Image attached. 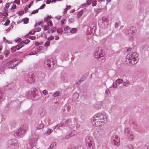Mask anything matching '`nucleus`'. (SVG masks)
<instances>
[{
    "label": "nucleus",
    "mask_w": 149,
    "mask_h": 149,
    "mask_svg": "<svg viewBox=\"0 0 149 149\" xmlns=\"http://www.w3.org/2000/svg\"><path fill=\"white\" fill-rule=\"evenodd\" d=\"M41 29V28L40 27H38L36 28L35 29L34 31L36 32H39L40 31Z\"/></svg>",
    "instance_id": "nucleus-40"
},
{
    "label": "nucleus",
    "mask_w": 149,
    "mask_h": 149,
    "mask_svg": "<svg viewBox=\"0 0 149 149\" xmlns=\"http://www.w3.org/2000/svg\"><path fill=\"white\" fill-rule=\"evenodd\" d=\"M94 57L99 60H103L105 58L104 54L102 50L99 49H96L94 52Z\"/></svg>",
    "instance_id": "nucleus-5"
},
{
    "label": "nucleus",
    "mask_w": 149,
    "mask_h": 149,
    "mask_svg": "<svg viewBox=\"0 0 149 149\" xmlns=\"http://www.w3.org/2000/svg\"><path fill=\"white\" fill-rule=\"evenodd\" d=\"M51 17V16H49L48 15L47 17H45V18H47L48 20L49 19H50Z\"/></svg>",
    "instance_id": "nucleus-62"
},
{
    "label": "nucleus",
    "mask_w": 149,
    "mask_h": 149,
    "mask_svg": "<svg viewBox=\"0 0 149 149\" xmlns=\"http://www.w3.org/2000/svg\"><path fill=\"white\" fill-rule=\"evenodd\" d=\"M66 126H67V125H65V122L63 123L60 125H56L55 127V128L57 127V128H58L59 129H61L60 127H65Z\"/></svg>",
    "instance_id": "nucleus-18"
},
{
    "label": "nucleus",
    "mask_w": 149,
    "mask_h": 149,
    "mask_svg": "<svg viewBox=\"0 0 149 149\" xmlns=\"http://www.w3.org/2000/svg\"><path fill=\"white\" fill-rule=\"evenodd\" d=\"M112 87L114 88H117L118 86L116 84H113L112 86Z\"/></svg>",
    "instance_id": "nucleus-55"
},
{
    "label": "nucleus",
    "mask_w": 149,
    "mask_h": 149,
    "mask_svg": "<svg viewBox=\"0 0 149 149\" xmlns=\"http://www.w3.org/2000/svg\"><path fill=\"white\" fill-rule=\"evenodd\" d=\"M136 31V28L134 27H131L127 29L124 30L123 32L127 35H129L131 37L132 36V34L134 33Z\"/></svg>",
    "instance_id": "nucleus-7"
},
{
    "label": "nucleus",
    "mask_w": 149,
    "mask_h": 149,
    "mask_svg": "<svg viewBox=\"0 0 149 149\" xmlns=\"http://www.w3.org/2000/svg\"><path fill=\"white\" fill-rule=\"evenodd\" d=\"M43 23H43V22L41 21L38 23V25H41L42 26H43L42 25L43 24Z\"/></svg>",
    "instance_id": "nucleus-58"
},
{
    "label": "nucleus",
    "mask_w": 149,
    "mask_h": 149,
    "mask_svg": "<svg viewBox=\"0 0 149 149\" xmlns=\"http://www.w3.org/2000/svg\"><path fill=\"white\" fill-rule=\"evenodd\" d=\"M92 3V5L93 6H94L96 5L97 4V1L96 0H93L91 2Z\"/></svg>",
    "instance_id": "nucleus-31"
},
{
    "label": "nucleus",
    "mask_w": 149,
    "mask_h": 149,
    "mask_svg": "<svg viewBox=\"0 0 149 149\" xmlns=\"http://www.w3.org/2000/svg\"><path fill=\"white\" fill-rule=\"evenodd\" d=\"M115 82L118 84H120L123 82V80L122 79H118L116 80Z\"/></svg>",
    "instance_id": "nucleus-21"
},
{
    "label": "nucleus",
    "mask_w": 149,
    "mask_h": 149,
    "mask_svg": "<svg viewBox=\"0 0 149 149\" xmlns=\"http://www.w3.org/2000/svg\"><path fill=\"white\" fill-rule=\"evenodd\" d=\"M13 3H15L18 5H19L20 4V0H15Z\"/></svg>",
    "instance_id": "nucleus-36"
},
{
    "label": "nucleus",
    "mask_w": 149,
    "mask_h": 149,
    "mask_svg": "<svg viewBox=\"0 0 149 149\" xmlns=\"http://www.w3.org/2000/svg\"><path fill=\"white\" fill-rule=\"evenodd\" d=\"M38 125L35 127L36 130L42 129L44 127V124L41 120H39L38 122Z\"/></svg>",
    "instance_id": "nucleus-11"
},
{
    "label": "nucleus",
    "mask_w": 149,
    "mask_h": 149,
    "mask_svg": "<svg viewBox=\"0 0 149 149\" xmlns=\"http://www.w3.org/2000/svg\"><path fill=\"white\" fill-rule=\"evenodd\" d=\"M126 137L127 139L130 141H133L134 138V135L132 132H130V134L126 136Z\"/></svg>",
    "instance_id": "nucleus-13"
},
{
    "label": "nucleus",
    "mask_w": 149,
    "mask_h": 149,
    "mask_svg": "<svg viewBox=\"0 0 149 149\" xmlns=\"http://www.w3.org/2000/svg\"><path fill=\"white\" fill-rule=\"evenodd\" d=\"M49 29V26L48 25L47 26L45 25L44 26L43 29L44 31H46Z\"/></svg>",
    "instance_id": "nucleus-44"
},
{
    "label": "nucleus",
    "mask_w": 149,
    "mask_h": 149,
    "mask_svg": "<svg viewBox=\"0 0 149 149\" xmlns=\"http://www.w3.org/2000/svg\"><path fill=\"white\" fill-rule=\"evenodd\" d=\"M74 123H77V119L76 118H74Z\"/></svg>",
    "instance_id": "nucleus-59"
},
{
    "label": "nucleus",
    "mask_w": 149,
    "mask_h": 149,
    "mask_svg": "<svg viewBox=\"0 0 149 149\" xmlns=\"http://www.w3.org/2000/svg\"><path fill=\"white\" fill-rule=\"evenodd\" d=\"M53 130L51 129H49L48 131L45 133V134L46 135H48L50 134L52 132Z\"/></svg>",
    "instance_id": "nucleus-26"
},
{
    "label": "nucleus",
    "mask_w": 149,
    "mask_h": 149,
    "mask_svg": "<svg viewBox=\"0 0 149 149\" xmlns=\"http://www.w3.org/2000/svg\"><path fill=\"white\" fill-rule=\"evenodd\" d=\"M66 8H65L66 10H68L70 9L71 8L70 6H66Z\"/></svg>",
    "instance_id": "nucleus-57"
},
{
    "label": "nucleus",
    "mask_w": 149,
    "mask_h": 149,
    "mask_svg": "<svg viewBox=\"0 0 149 149\" xmlns=\"http://www.w3.org/2000/svg\"><path fill=\"white\" fill-rule=\"evenodd\" d=\"M52 62L48 59H45L44 62V66L47 69H50L52 66Z\"/></svg>",
    "instance_id": "nucleus-9"
},
{
    "label": "nucleus",
    "mask_w": 149,
    "mask_h": 149,
    "mask_svg": "<svg viewBox=\"0 0 149 149\" xmlns=\"http://www.w3.org/2000/svg\"><path fill=\"white\" fill-rule=\"evenodd\" d=\"M10 52L8 50H6L4 52V55L6 57L8 56Z\"/></svg>",
    "instance_id": "nucleus-29"
},
{
    "label": "nucleus",
    "mask_w": 149,
    "mask_h": 149,
    "mask_svg": "<svg viewBox=\"0 0 149 149\" xmlns=\"http://www.w3.org/2000/svg\"><path fill=\"white\" fill-rule=\"evenodd\" d=\"M8 141H12L11 144L14 147V148H17L18 147V145L17 143V141L16 139H13Z\"/></svg>",
    "instance_id": "nucleus-12"
},
{
    "label": "nucleus",
    "mask_w": 149,
    "mask_h": 149,
    "mask_svg": "<svg viewBox=\"0 0 149 149\" xmlns=\"http://www.w3.org/2000/svg\"><path fill=\"white\" fill-rule=\"evenodd\" d=\"M74 149H84V148L82 146L79 145L74 148Z\"/></svg>",
    "instance_id": "nucleus-27"
},
{
    "label": "nucleus",
    "mask_w": 149,
    "mask_h": 149,
    "mask_svg": "<svg viewBox=\"0 0 149 149\" xmlns=\"http://www.w3.org/2000/svg\"><path fill=\"white\" fill-rule=\"evenodd\" d=\"M60 92L58 91L55 92L53 95V96L54 97H56L59 95Z\"/></svg>",
    "instance_id": "nucleus-28"
},
{
    "label": "nucleus",
    "mask_w": 149,
    "mask_h": 149,
    "mask_svg": "<svg viewBox=\"0 0 149 149\" xmlns=\"http://www.w3.org/2000/svg\"><path fill=\"white\" fill-rule=\"evenodd\" d=\"M79 96V94L77 93H74L72 97V100L73 101H75L78 98Z\"/></svg>",
    "instance_id": "nucleus-14"
},
{
    "label": "nucleus",
    "mask_w": 149,
    "mask_h": 149,
    "mask_svg": "<svg viewBox=\"0 0 149 149\" xmlns=\"http://www.w3.org/2000/svg\"><path fill=\"white\" fill-rule=\"evenodd\" d=\"M12 141H8L7 143V146L8 148L9 149H13L14 148L13 146L12 145L11 143Z\"/></svg>",
    "instance_id": "nucleus-17"
},
{
    "label": "nucleus",
    "mask_w": 149,
    "mask_h": 149,
    "mask_svg": "<svg viewBox=\"0 0 149 149\" xmlns=\"http://www.w3.org/2000/svg\"><path fill=\"white\" fill-rule=\"evenodd\" d=\"M102 10V9L101 8H100V9L97 8L96 9H95V10L96 13H98L101 12Z\"/></svg>",
    "instance_id": "nucleus-33"
},
{
    "label": "nucleus",
    "mask_w": 149,
    "mask_h": 149,
    "mask_svg": "<svg viewBox=\"0 0 149 149\" xmlns=\"http://www.w3.org/2000/svg\"><path fill=\"white\" fill-rule=\"evenodd\" d=\"M98 22L99 25H100L102 28L107 29L110 26L108 19L105 17H102L101 19H100Z\"/></svg>",
    "instance_id": "nucleus-4"
},
{
    "label": "nucleus",
    "mask_w": 149,
    "mask_h": 149,
    "mask_svg": "<svg viewBox=\"0 0 149 149\" xmlns=\"http://www.w3.org/2000/svg\"><path fill=\"white\" fill-rule=\"evenodd\" d=\"M16 8V5L15 4H13L12 7L11 8V10H14Z\"/></svg>",
    "instance_id": "nucleus-52"
},
{
    "label": "nucleus",
    "mask_w": 149,
    "mask_h": 149,
    "mask_svg": "<svg viewBox=\"0 0 149 149\" xmlns=\"http://www.w3.org/2000/svg\"><path fill=\"white\" fill-rule=\"evenodd\" d=\"M92 0H88L87 1V3H84L82 5V7L83 8L87 5H90L91 3V1Z\"/></svg>",
    "instance_id": "nucleus-19"
},
{
    "label": "nucleus",
    "mask_w": 149,
    "mask_h": 149,
    "mask_svg": "<svg viewBox=\"0 0 149 149\" xmlns=\"http://www.w3.org/2000/svg\"><path fill=\"white\" fill-rule=\"evenodd\" d=\"M50 42L49 41L46 42L44 44V45L46 47H47L50 45Z\"/></svg>",
    "instance_id": "nucleus-39"
},
{
    "label": "nucleus",
    "mask_w": 149,
    "mask_h": 149,
    "mask_svg": "<svg viewBox=\"0 0 149 149\" xmlns=\"http://www.w3.org/2000/svg\"><path fill=\"white\" fill-rule=\"evenodd\" d=\"M74 21V19L72 18H70L69 19V22L70 23Z\"/></svg>",
    "instance_id": "nucleus-54"
},
{
    "label": "nucleus",
    "mask_w": 149,
    "mask_h": 149,
    "mask_svg": "<svg viewBox=\"0 0 149 149\" xmlns=\"http://www.w3.org/2000/svg\"><path fill=\"white\" fill-rule=\"evenodd\" d=\"M86 144L88 149H93L94 143L93 139L91 136H87L85 139Z\"/></svg>",
    "instance_id": "nucleus-6"
},
{
    "label": "nucleus",
    "mask_w": 149,
    "mask_h": 149,
    "mask_svg": "<svg viewBox=\"0 0 149 149\" xmlns=\"http://www.w3.org/2000/svg\"><path fill=\"white\" fill-rule=\"evenodd\" d=\"M72 118H69L67 119L65 122V125L67 126L71 125L72 124Z\"/></svg>",
    "instance_id": "nucleus-15"
},
{
    "label": "nucleus",
    "mask_w": 149,
    "mask_h": 149,
    "mask_svg": "<svg viewBox=\"0 0 149 149\" xmlns=\"http://www.w3.org/2000/svg\"><path fill=\"white\" fill-rule=\"evenodd\" d=\"M67 130H68V131L66 132V134L64 138V139H68L70 137L73 136L75 134L73 133V132H75V131H72L70 128H68Z\"/></svg>",
    "instance_id": "nucleus-10"
},
{
    "label": "nucleus",
    "mask_w": 149,
    "mask_h": 149,
    "mask_svg": "<svg viewBox=\"0 0 149 149\" xmlns=\"http://www.w3.org/2000/svg\"><path fill=\"white\" fill-rule=\"evenodd\" d=\"M10 3H7L5 5V7L4 8V10L6 11H7L8 10V9L9 7Z\"/></svg>",
    "instance_id": "nucleus-25"
},
{
    "label": "nucleus",
    "mask_w": 149,
    "mask_h": 149,
    "mask_svg": "<svg viewBox=\"0 0 149 149\" xmlns=\"http://www.w3.org/2000/svg\"><path fill=\"white\" fill-rule=\"evenodd\" d=\"M128 56L127 59L130 60L129 62H131L133 65L136 64L138 62V54L136 53L132 52L130 54H129Z\"/></svg>",
    "instance_id": "nucleus-3"
},
{
    "label": "nucleus",
    "mask_w": 149,
    "mask_h": 149,
    "mask_svg": "<svg viewBox=\"0 0 149 149\" xmlns=\"http://www.w3.org/2000/svg\"><path fill=\"white\" fill-rule=\"evenodd\" d=\"M29 18H23L22 19V21L24 22V23L25 24H27L28 23L29 21Z\"/></svg>",
    "instance_id": "nucleus-24"
},
{
    "label": "nucleus",
    "mask_w": 149,
    "mask_h": 149,
    "mask_svg": "<svg viewBox=\"0 0 149 149\" xmlns=\"http://www.w3.org/2000/svg\"><path fill=\"white\" fill-rule=\"evenodd\" d=\"M75 11V10L74 9H73V10H70V13H74V12Z\"/></svg>",
    "instance_id": "nucleus-63"
},
{
    "label": "nucleus",
    "mask_w": 149,
    "mask_h": 149,
    "mask_svg": "<svg viewBox=\"0 0 149 149\" xmlns=\"http://www.w3.org/2000/svg\"><path fill=\"white\" fill-rule=\"evenodd\" d=\"M83 11L82 10H81L79 11L77 14V17L78 18L80 17L83 14Z\"/></svg>",
    "instance_id": "nucleus-20"
},
{
    "label": "nucleus",
    "mask_w": 149,
    "mask_h": 149,
    "mask_svg": "<svg viewBox=\"0 0 149 149\" xmlns=\"http://www.w3.org/2000/svg\"><path fill=\"white\" fill-rule=\"evenodd\" d=\"M10 22V20L8 19H7L6 21L5 22V24H4V25L6 26H7L9 24Z\"/></svg>",
    "instance_id": "nucleus-43"
},
{
    "label": "nucleus",
    "mask_w": 149,
    "mask_h": 149,
    "mask_svg": "<svg viewBox=\"0 0 149 149\" xmlns=\"http://www.w3.org/2000/svg\"><path fill=\"white\" fill-rule=\"evenodd\" d=\"M56 145V143L55 142H53L52 143L50 146L51 148H53L54 146H55Z\"/></svg>",
    "instance_id": "nucleus-34"
},
{
    "label": "nucleus",
    "mask_w": 149,
    "mask_h": 149,
    "mask_svg": "<svg viewBox=\"0 0 149 149\" xmlns=\"http://www.w3.org/2000/svg\"><path fill=\"white\" fill-rule=\"evenodd\" d=\"M51 17V16H49L48 15L47 17H45V18H47L48 20L49 19H50Z\"/></svg>",
    "instance_id": "nucleus-61"
},
{
    "label": "nucleus",
    "mask_w": 149,
    "mask_h": 149,
    "mask_svg": "<svg viewBox=\"0 0 149 149\" xmlns=\"http://www.w3.org/2000/svg\"><path fill=\"white\" fill-rule=\"evenodd\" d=\"M30 42V40L29 39H26V40H25L24 41H23L22 42L23 43H24L25 44H27Z\"/></svg>",
    "instance_id": "nucleus-42"
},
{
    "label": "nucleus",
    "mask_w": 149,
    "mask_h": 149,
    "mask_svg": "<svg viewBox=\"0 0 149 149\" xmlns=\"http://www.w3.org/2000/svg\"><path fill=\"white\" fill-rule=\"evenodd\" d=\"M45 6V3L43 4L38 8V9H43Z\"/></svg>",
    "instance_id": "nucleus-49"
},
{
    "label": "nucleus",
    "mask_w": 149,
    "mask_h": 149,
    "mask_svg": "<svg viewBox=\"0 0 149 149\" xmlns=\"http://www.w3.org/2000/svg\"><path fill=\"white\" fill-rule=\"evenodd\" d=\"M35 31L34 30L32 31V30L31 31H30L29 32V33L28 34L26 35L25 36L26 37H28L29 34L34 35L35 34Z\"/></svg>",
    "instance_id": "nucleus-23"
},
{
    "label": "nucleus",
    "mask_w": 149,
    "mask_h": 149,
    "mask_svg": "<svg viewBox=\"0 0 149 149\" xmlns=\"http://www.w3.org/2000/svg\"><path fill=\"white\" fill-rule=\"evenodd\" d=\"M31 139H32V138H31ZM32 139H32V140H33L34 142L36 141H37V139H38L37 136L36 135L34 136V137H33L32 138Z\"/></svg>",
    "instance_id": "nucleus-41"
},
{
    "label": "nucleus",
    "mask_w": 149,
    "mask_h": 149,
    "mask_svg": "<svg viewBox=\"0 0 149 149\" xmlns=\"http://www.w3.org/2000/svg\"><path fill=\"white\" fill-rule=\"evenodd\" d=\"M47 25L50 27L52 26H53V24L52 21L49 20L47 23Z\"/></svg>",
    "instance_id": "nucleus-38"
},
{
    "label": "nucleus",
    "mask_w": 149,
    "mask_h": 149,
    "mask_svg": "<svg viewBox=\"0 0 149 149\" xmlns=\"http://www.w3.org/2000/svg\"><path fill=\"white\" fill-rule=\"evenodd\" d=\"M35 45L36 46H38L39 45V43L38 42H36L35 43Z\"/></svg>",
    "instance_id": "nucleus-64"
},
{
    "label": "nucleus",
    "mask_w": 149,
    "mask_h": 149,
    "mask_svg": "<svg viewBox=\"0 0 149 149\" xmlns=\"http://www.w3.org/2000/svg\"><path fill=\"white\" fill-rule=\"evenodd\" d=\"M17 46H15L12 47L11 49V52L13 53L15 52L17 50Z\"/></svg>",
    "instance_id": "nucleus-22"
},
{
    "label": "nucleus",
    "mask_w": 149,
    "mask_h": 149,
    "mask_svg": "<svg viewBox=\"0 0 149 149\" xmlns=\"http://www.w3.org/2000/svg\"><path fill=\"white\" fill-rule=\"evenodd\" d=\"M42 49V46H40V47H38L37 48V49L39 50H40Z\"/></svg>",
    "instance_id": "nucleus-60"
},
{
    "label": "nucleus",
    "mask_w": 149,
    "mask_h": 149,
    "mask_svg": "<svg viewBox=\"0 0 149 149\" xmlns=\"http://www.w3.org/2000/svg\"><path fill=\"white\" fill-rule=\"evenodd\" d=\"M132 132L130 130V128L128 127L126 128L124 130V134L126 136L130 134V132Z\"/></svg>",
    "instance_id": "nucleus-16"
},
{
    "label": "nucleus",
    "mask_w": 149,
    "mask_h": 149,
    "mask_svg": "<svg viewBox=\"0 0 149 149\" xmlns=\"http://www.w3.org/2000/svg\"><path fill=\"white\" fill-rule=\"evenodd\" d=\"M120 139L118 136L116 135H114L112 138V143L114 145L118 146L120 145Z\"/></svg>",
    "instance_id": "nucleus-8"
},
{
    "label": "nucleus",
    "mask_w": 149,
    "mask_h": 149,
    "mask_svg": "<svg viewBox=\"0 0 149 149\" xmlns=\"http://www.w3.org/2000/svg\"><path fill=\"white\" fill-rule=\"evenodd\" d=\"M54 37L52 36H50L48 38V40H53L54 39Z\"/></svg>",
    "instance_id": "nucleus-53"
},
{
    "label": "nucleus",
    "mask_w": 149,
    "mask_h": 149,
    "mask_svg": "<svg viewBox=\"0 0 149 149\" xmlns=\"http://www.w3.org/2000/svg\"><path fill=\"white\" fill-rule=\"evenodd\" d=\"M38 9L33 11L31 13L32 14H34L38 13Z\"/></svg>",
    "instance_id": "nucleus-48"
},
{
    "label": "nucleus",
    "mask_w": 149,
    "mask_h": 149,
    "mask_svg": "<svg viewBox=\"0 0 149 149\" xmlns=\"http://www.w3.org/2000/svg\"><path fill=\"white\" fill-rule=\"evenodd\" d=\"M37 53L36 52V51H32L30 53L29 55H37Z\"/></svg>",
    "instance_id": "nucleus-30"
},
{
    "label": "nucleus",
    "mask_w": 149,
    "mask_h": 149,
    "mask_svg": "<svg viewBox=\"0 0 149 149\" xmlns=\"http://www.w3.org/2000/svg\"><path fill=\"white\" fill-rule=\"evenodd\" d=\"M123 84V86H128V84L129 83V82H128L127 83L126 82H123L122 83Z\"/></svg>",
    "instance_id": "nucleus-46"
},
{
    "label": "nucleus",
    "mask_w": 149,
    "mask_h": 149,
    "mask_svg": "<svg viewBox=\"0 0 149 149\" xmlns=\"http://www.w3.org/2000/svg\"><path fill=\"white\" fill-rule=\"evenodd\" d=\"M70 28L68 26H67L64 28V30L65 31H68L70 30Z\"/></svg>",
    "instance_id": "nucleus-51"
},
{
    "label": "nucleus",
    "mask_w": 149,
    "mask_h": 149,
    "mask_svg": "<svg viewBox=\"0 0 149 149\" xmlns=\"http://www.w3.org/2000/svg\"><path fill=\"white\" fill-rule=\"evenodd\" d=\"M57 33H60L63 32V30H62V29L61 28H58L57 30Z\"/></svg>",
    "instance_id": "nucleus-35"
},
{
    "label": "nucleus",
    "mask_w": 149,
    "mask_h": 149,
    "mask_svg": "<svg viewBox=\"0 0 149 149\" xmlns=\"http://www.w3.org/2000/svg\"><path fill=\"white\" fill-rule=\"evenodd\" d=\"M133 148L132 146L130 145L127 146L125 148V149H132Z\"/></svg>",
    "instance_id": "nucleus-37"
},
{
    "label": "nucleus",
    "mask_w": 149,
    "mask_h": 149,
    "mask_svg": "<svg viewBox=\"0 0 149 149\" xmlns=\"http://www.w3.org/2000/svg\"><path fill=\"white\" fill-rule=\"evenodd\" d=\"M27 38H29V39L32 40H34L36 38V37L35 36H28Z\"/></svg>",
    "instance_id": "nucleus-47"
},
{
    "label": "nucleus",
    "mask_w": 149,
    "mask_h": 149,
    "mask_svg": "<svg viewBox=\"0 0 149 149\" xmlns=\"http://www.w3.org/2000/svg\"><path fill=\"white\" fill-rule=\"evenodd\" d=\"M56 28L55 27H53L51 28V31L52 33L56 31Z\"/></svg>",
    "instance_id": "nucleus-45"
},
{
    "label": "nucleus",
    "mask_w": 149,
    "mask_h": 149,
    "mask_svg": "<svg viewBox=\"0 0 149 149\" xmlns=\"http://www.w3.org/2000/svg\"><path fill=\"white\" fill-rule=\"evenodd\" d=\"M77 30V29L75 28H73L70 31V32L71 33H74L76 32Z\"/></svg>",
    "instance_id": "nucleus-32"
},
{
    "label": "nucleus",
    "mask_w": 149,
    "mask_h": 149,
    "mask_svg": "<svg viewBox=\"0 0 149 149\" xmlns=\"http://www.w3.org/2000/svg\"><path fill=\"white\" fill-rule=\"evenodd\" d=\"M43 93L45 95H46L47 94V91L46 90H44L43 91H42Z\"/></svg>",
    "instance_id": "nucleus-50"
},
{
    "label": "nucleus",
    "mask_w": 149,
    "mask_h": 149,
    "mask_svg": "<svg viewBox=\"0 0 149 149\" xmlns=\"http://www.w3.org/2000/svg\"><path fill=\"white\" fill-rule=\"evenodd\" d=\"M51 2V0H47L45 2L46 4H49Z\"/></svg>",
    "instance_id": "nucleus-56"
},
{
    "label": "nucleus",
    "mask_w": 149,
    "mask_h": 149,
    "mask_svg": "<svg viewBox=\"0 0 149 149\" xmlns=\"http://www.w3.org/2000/svg\"><path fill=\"white\" fill-rule=\"evenodd\" d=\"M28 129V126L26 124L22 125L17 130L14 134L15 137H18L21 136L24 134Z\"/></svg>",
    "instance_id": "nucleus-2"
},
{
    "label": "nucleus",
    "mask_w": 149,
    "mask_h": 149,
    "mask_svg": "<svg viewBox=\"0 0 149 149\" xmlns=\"http://www.w3.org/2000/svg\"><path fill=\"white\" fill-rule=\"evenodd\" d=\"M91 121L93 124L96 127L104 125L107 122L106 113H99L95 114L92 118Z\"/></svg>",
    "instance_id": "nucleus-1"
}]
</instances>
